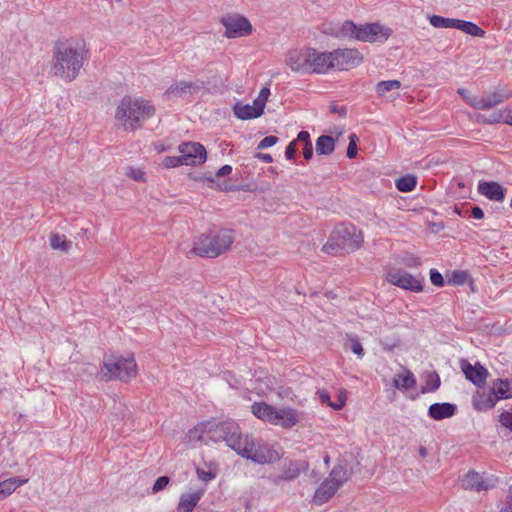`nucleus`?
<instances>
[{
	"mask_svg": "<svg viewBox=\"0 0 512 512\" xmlns=\"http://www.w3.org/2000/svg\"><path fill=\"white\" fill-rule=\"evenodd\" d=\"M351 475V470L347 469L343 464L338 463L332 468L327 479L339 489L346 481L349 480Z\"/></svg>",
	"mask_w": 512,
	"mask_h": 512,
	"instance_id": "nucleus-29",
	"label": "nucleus"
},
{
	"mask_svg": "<svg viewBox=\"0 0 512 512\" xmlns=\"http://www.w3.org/2000/svg\"><path fill=\"white\" fill-rule=\"evenodd\" d=\"M457 93L462 96V98L471 106V102L473 99H479L477 96H472L469 92L464 88H459Z\"/></svg>",
	"mask_w": 512,
	"mask_h": 512,
	"instance_id": "nucleus-55",
	"label": "nucleus"
},
{
	"mask_svg": "<svg viewBox=\"0 0 512 512\" xmlns=\"http://www.w3.org/2000/svg\"><path fill=\"white\" fill-rule=\"evenodd\" d=\"M197 475L198 478L204 482H209L215 477V474H213L212 472L201 469H197Z\"/></svg>",
	"mask_w": 512,
	"mask_h": 512,
	"instance_id": "nucleus-54",
	"label": "nucleus"
},
{
	"mask_svg": "<svg viewBox=\"0 0 512 512\" xmlns=\"http://www.w3.org/2000/svg\"><path fill=\"white\" fill-rule=\"evenodd\" d=\"M307 468V462L290 461L283 469L282 474L274 478L273 483L278 485L281 481L294 480L300 475L301 471Z\"/></svg>",
	"mask_w": 512,
	"mask_h": 512,
	"instance_id": "nucleus-22",
	"label": "nucleus"
},
{
	"mask_svg": "<svg viewBox=\"0 0 512 512\" xmlns=\"http://www.w3.org/2000/svg\"><path fill=\"white\" fill-rule=\"evenodd\" d=\"M256 157L261 159L262 161L266 163H271L273 161V158L270 154H264V153H257Z\"/></svg>",
	"mask_w": 512,
	"mask_h": 512,
	"instance_id": "nucleus-64",
	"label": "nucleus"
},
{
	"mask_svg": "<svg viewBox=\"0 0 512 512\" xmlns=\"http://www.w3.org/2000/svg\"><path fill=\"white\" fill-rule=\"evenodd\" d=\"M456 406L451 403H434L428 409V415L435 420L452 417L456 412Z\"/></svg>",
	"mask_w": 512,
	"mask_h": 512,
	"instance_id": "nucleus-26",
	"label": "nucleus"
},
{
	"mask_svg": "<svg viewBox=\"0 0 512 512\" xmlns=\"http://www.w3.org/2000/svg\"><path fill=\"white\" fill-rule=\"evenodd\" d=\"M364 241L363 233L352 224H340L331 232L328 242L323 246V251L329 253L336 249L355 251L361 247Z\"/></svg>",
	"mask_w": 512,
	"mask_h": 512,
	"instance_id": "nucleus-5",
	"label": "nucleus"
},
{
	"mask_svg": "<svg viewBox=\"0 0 512 512\" xmlns=\"http://www.w3.org/2000/svg\"><path fill=\"white\" fill-rule=\"evenodd\" d=\"M318 395H319V399L322 403L330 406L332 408V405L335 404V402H331L330 401V395L327 391L325 390H321L318 392Z\"/></svg>",
	"mask_w": 512,
	"mask_h": 512,
	"instance_id": "nucleus-56",
	"label": "nucleus"
},
{
	"mask_svg": "<svg viewBox=\"0 0 512 512\" xmlns=\"http://www.w3.org/2000/svg\"><path fill=\"white\" fill-rule=\"evenodd\" d=\"M295 140H297V143L302 142L303 146L306 145V143H312L310 134L307 131H300Z\"/></svg>",
	"mask_w": 512,
	"mask_h": 512,
	"instance_id": "nucleus-57",
	"label": "nucleus"
},
{
	"mask_svg": "<svg viewBox=\"0 0 512 512\" xmlns=\"http://www.w3.org/2000/svg\"><path fill=\"white\" fill-rule=\"evenodd\" d=\"M403 372L396 374L393 378V385L397 389H409L415 386L416 379L413 373L402 367Z\"/></svg>",
	"mask_w": 512,
	"mask_h": 512,
	"instance_id": "nucleus-30",
	"label": "nucleus"
},
{
	"mask_svg": "<svg viewBox=\"0 0 512 512\" xmlns=\"http://www.w3.org/2000/svg\"><path fill=\"white\" fill-rule=\"evenodd\" d=\"M471 216L475 219H483L484 218V212L479 206H474L471 209Z\"/></svg>",
	"mask_w": 512,
	"mask_h": 512,
	"instance_id": "nucleus-60",
	"label": "nucleus"
},
{
	"mask_svg": "<svg viewBox=\"0 0 512 512\" xmlns=\"http://www.w3.org/2000/svg\"><path fill=\"white\" fill-rule=\"evenodd\" d=\"M312 48L291 50L286 57V64L292 71L298 73H311Z\"/></svg>",
	"mask_w": 512,
	"mask_h": 512,
	"instance_id": "nucleus-14",
	"label": "nucleus"
},
{
	"mask_svg": "<svg viewBox=\"0 0 512 512\" xmlns=\"http://www.w3.org/2000/svg\"><path fill=\"white\" fill-rule=\"evenodd\" d=\"M232 171V167L230 165H224L222 166L217 172H216V176L217 177H224L228 174H230Z\"/></svg>",
	"mask_w": 512,
	"mask_h": 512,
	"instance_id": "nucleus-61",
	"label": "nucleus"
},
{
	"mask_svg": "<svg viewBox=\"0 0 512 512\" xmlns=\"http://www.w3.org/2000/svg\"><path fill=\"white\" fill-rule=\"evenodd\" d=\"M234 241L233 231L220 229L203 233L193 243L191 253L205 258H216L228 251Z\"/></svg>",
	"mask_w": 512,
	"mask_h": 512,
	"instance_id": "nucleus-4",
	"label": "nucleus"
},
{
	"mask_svg": "<svg viewBox=\"0 0 512 512\" xmlns=\"http://www.w3.org/2000/svg\"><path fill=\"white\" fill-rule=\"evenodd\" d=\"M491 392L496 396V401L512 397L510 392V382L508 379H497L492 382Z\"/></svg>",
	"mask_w": 512,
	"mask_h": 512,
	"instance_id": "nucleus-31",
	"label": "nucleus"
},
{
	"mask_svg": "<svg viewBox=\"0 0 512 512\" xmlns=\"http://www.w3.org/2000/svg\"><path fill=\"white\" fill-rule=\"evenodd\" d=\"M276 410L277 408L268 405L265 402H255L252 405V413L259 419L263 421H267L271 424L277 422L276 420Z\"/></svg>",
	"mask_w": 512,
	"mask_h": 512,
	"instance_id": "nucleus-27",
	"label": "nucleus"
},
{
	"mask_svg": "<svg viewBox=\"0 0 512 512\" xmlns=\"http://www.w3.org/2000/svg\"><path fill=\"white\" fill-rule=\"evenodd\" d=\"M455 29H458L464 32L465 34H468L473 37L483 38L486 35V32L477 24L471 21H465L461 19L456 20Z\"/></svg>",
	"mask_w": 512,
	"mask_h": 512,
	"instance_id": "nucleus-32",
	"label": "nucleus"
},
{
	"mask_svg": "<svg viewBox=\"0 0 512 512\" xmlns=\"http://www.w3.org/2000/svg\"><path fill=\"white\" fill-rule=\"evenodd\" d=\"M329 33L336 38H346L361 42H384L392 35V29L380 23L356 25L352 21H344L330 28Z\"/></svg>",
	"mask_w": 512,
	"mask_h": 512,
	"instance_id": "nucleus-3",
	"label": "nucleus"
},
{
	"mask_svg": "<svg viewBox=\"0 0 512 512\" xmlns=\"http://www.w3.org/2000/svg\"><path fill=\"white\" fill-rule=\"evenodd\" d=\"M335 150V139L328 135L320 136L316 141V152L318 155H330Z\"/></svg>",
	"mask_w": 512,
	"mask_h": 512,
	"instance_id": "nucleus-34",
	"label": "nucleus"
},
{
	"mask_svg": "<svg viewBox=\"0 0 512 512\" xmlns=\"http://www.w3.org/2000/svg\"><path fill=\"white\" fill-rule=\"evenodd\" d=\"M401 82L398 80L381 81L376 85V92L379 96H384L387 92L399 89Z\"/></svg>",
	"mask_w": 512,
	"mask_h": 512,
	"instance_id": "nucleus-38",
	"label": "nucleus"
},
{
	"mask_svg": "<svg viewBox=\"0 0 512 512\" xmlns=\"http://www.w3.org/2000/svg\"><path fill=\"white\" fill-rule=\"evenodd\" d=\"M297 152V140L291 141L285 150V156L288 160H292Z\"/></svg>",
	"mask_w": 512,
	"mask_h": 512,
	"instance_id": "nucleus-52",
	"label": "nucleus"
},
{
	"mask_svg": "<svg viewBox=\"0 0 512 512\" xmlns=\"http://www.w3.org/2000/svg\"><path fill=\"white\" fill-rule=\"evenodd\" d=\"M169 481H170V479H169L168 476H161V477H159L155 481V483H154V485L152 487L153 493H157V492L163 490L168 485Z\"/></svg>",
	"mask_w": 512,
	"mask_h": 512,
	"instance_id": "nucleus-48",
	"label": "nucleus"
},
{
	"mask_svg": "<svg viewBox=\"0 0 512 512\" xmlns=\"http://www.w3.org/2000/svg\"><path fill=\"white\" fill-rule=\"evenodd\" d=\"M162 164L165 168H174L180 165H184L181 160V156H166L163 159Z\"/></svg>",
	"mask_w": 512,
	"mask_h": 512,
	"instance_id": "nucleus-44",
	"label": "nucleus"
},
{
	"mask_svg": "<svg viewBox=\"0 0 512 512\" xmlns=\"http://www.w3.org/2000/svg\"><path fill=\"white\" fill-rule=\"evenodd\" d=\"M496 403V396L491 390H489V392L477 391L473 396V406L478 411H488L492 409Z\"/></svg>",
	"mask_w": 512,
	"mask_h": 512,
	"instance_id": "nucleus-24",
	"label": "nucleus"
},
{
	"mask_svg": "<svg viewBox=\"0 0 512 512\" xmlns=\"http://www.w3.org/2000/svg\"><path fill=\"white\" fill-rule=\"evenodd\" d=\"M497 478L479 474L474 471L468 472L461 480V485L464 489L474 490L477 492L487 491L495 487Z\"/></svg>",
	"mask_w": 512,
	"mask_h": 512,
	"instance_id": "nucleus-15",
	"label": "nucleus"
},
{
	"mask_svg": "<svg viewBox=\"0 0 512 512\" xmlns=\"http://www.w3.org/2000/svg\"><path fill=\"white\" fill-rule=\"evenodd\" d=\"M270 96V89L268 87H263L257 98L254 100V104L258 107V109L262 110V113L264 112V108L266 105V102L268 100V97Z\"/></svg>",
	"mask_w": 512,
	"mask_h": 512,
	"instance_id": "nucleus-40",
	"label": "nucleus"
},
{
	"mask_svg": "<svg viewBox=\"0 0 512 512\" xmlns=\"http://www.w3.org/2000/svg\"><path fill=\"white\" fill-rule=\"evenodd\" d=\"M504 123L512 126V109H505Z\"/></svg>",
	"mask_w": 512,
	"mask_h": 512,
	"instance_id": "nucleus-63",
	"label": "nucleus"
},
{
	"mask_svg": "<svg viewBox=\"0 0 512 512\" xmlns=\"http://www.w3.org/2000/svg\"><path fill=\"white\" fill-rule=\"evenodd\" d=\"M331 52L334 70H349L363 62V55L355 48H338Z\"/></svg>",
	"mask_w": 512,
	"mask_h": 512,
	"instance_id": "nucleus-10",
	"label": "nucleus"
},
{
	"mask_svg": "<svg viewBox=\"0 0 512 512\" xmlns=\"http://www.w3.org/2000/svg\"><path fill=\"white\" fill-rule=\"evenodd\" d=\"M346 399H347V397H346V391H345V390L340 391V393H339V397H338V401H337V402H335V404H334V405H332V408H333L334 410H340V409H342V408L345 406V404H346Z\"/></svg>",
	"mask_w": 512,
	"mask_h": 512,
	"instance_id": "nucleus-53",
	"label": "nucleus"
},
{
	"mask_svg": "<svg viewBox=\"0 0 512 512\" xmlns=\"http://www.w3.org/2000/svg\"><path fill=\"white\" fill-rule=\"evenodd\" d=\"M512 97V90L502 89L495 91L487 96L479 97V99H473L471 107L479 110H488L492 107L508 100Z\"/></svg>",
	"mask_w": 512,
	"mask_h": 512,
	"instance_id": "nucleus-17",
	"label": "nucleus"
},
{
	"mask_svg": "<svg viewBox=\"0 0 512 512\" xmlns=\"http://www.w3.org/2000/svg\"><path fill=\"white\" fill-rule=\"evenodd\" d=\"M455 18H446L439 15H432L429 17L430 24L435 28H454L456 25Z\"/></svg>",
	"mask_w": 512,
	"mask_h": 512,
	"instance_id": "nucleus-37",
	"label": "nucleus"
},
{
	"mask_svg": "<svg viewBox=\"0 0 512 512\" xmlns=\"http://www.w3.org/2000/svg\"><path fill=\"white\" fill-rule=\"evenodd\" d=\"M155 114L154 106L147 100L125 96L115 112V121L125 130H135Z\"/></svg>",
	"mask_w": 512,
	"mask_h": 512,
	"instance_id": "nucleus-2",
	"label": "nucleus"
},
{
	"mask_svg": "<svg viewBox=\"0 0 512 512\" xmlns=\"http://www.w3.org/2000/svg\"><path fill=\"white\" fill-rule=\"evenodd\" d=\"M468 279V274L464 271H454L448 279V284L463 285Z\"/></svg>",
	"mask_w": 512,
	"mask_h": 512,
	"instance_id": "nucleus-41",
	"label": "nucleus"
},
{
	"mask_svg": "<svg viewBox=\"0 0 512 512\" xmlns=\"http://www.w3.org/2000/svg\"><path fill=\"white\" fill-rule=\"evenodd\" d=\"M500 512H512V485L509 488L505 507Z\"/></svg>",
	"mask_w": 512,
	"mask_h": 512,
	"instance_id": "nucleus-58",
	"label": "nucleus"
},
{
	"mask_svg": "<svg viewBox=\"0 0 512 512\" xmlns=\"http://www.w3.org/2000/svg\"><path fill=\"white\" fill-rule=\"evenodd\" d=\"M311 73L323 74L333 69L332 52H320L312 48Z\"/></svg>",
	"mask_w": 512,
	"mask_h": 512,
	"instance_id": "nucleus-19",
	"label": "nucleus"
},
{
	"mask_svg": "<svg viewBox=\"0 0 512 512\" xmlns=\"http://www.w3.org/2000/svg\"><path fill=\"white\" fill-rule=\"evenodd\" d=\"M72 243L66 240L65 235L52 234L50 236V246L54 250L67 252L71 248Z\"/></svg>",
	"mask_w": 512,
	"mask_h": 512,
	"instance_id": "nucleus-35",
	"label": "nucleus"
},
{
	"mask_svg": "<svg viewBox=\"0 0 512 512\" xmlns=\"http://www.w3.org/2000/svg\"><path fill=\"white\" fill-rule=\"evenodd\" d=\"M500 423L512 431V413L503 412L499 416Z\"/></svg>",
	"mask_w": 512,
	"mask_h": 512,
	"instance_id": "nucleus-51",
	"label": "nucleus"
},
{
	"mask_svg": "<svg viewBox=\"0 0 512 512\" xmlns=\"http://www.w3.org/2000/svg\"><path fill=\"white\" fill-rule=\"evenodd\" d=\"M505 118V109L500 110L498 112H494L491 115H489L488 118H486L487 123H504Z\"/></svg>",
	"mask_w": 512,
	"mask_h": 512,
	"instance_id": "nucleus-50",
	"label": "nucleus"
},
{
	"mask_svg": "<svg viewBox=\"0 0 512 512\" xmlns=\"http://www.w3.org/2000/svg\"><path fill=\"white\" fill-rule=\"evenodd\" d=\"M233 113L238 119L241 120L258 118L263 114L262 110L258 109V107L254 103L253 105H250L243 104L242 102H237L233 106Z\"/></svg>",
	"mask_w": 512,
	"mask_h": 512,
	"instance_id": "nucleus-28",
	"label": "nucleus"
},
{
	"mask_svg": "<svg viewBox=\"0 0 512 512\" xmlns=\"http://www.w3.org/2000/svg\"><path fill=\"white\" fill-rule=\"evenodd\" d=\"M303 156L306 160H309L313 156V146L312 143H306V145L303 146Z\"/></svg>",
	"mask_w": 512,
	"mask_h": 512,
	"instance_id": "nucleus-59",
	"label": "nucleus"
},
{
	"mask_svg": "<svg viewBox=\"0 0 512 512\" xmlns=\"http://www.w3.org/2000/svg\"><path fill=\"white\" fill-rule=\"evenodd\" d=\"M460 367L465 377L475 386L482 387L485 384L489 373L480 363L472 365L468 360L462 359Z\"/></svg>",
	"mask_w": 512,
	"mask_h": 512,
	"instance_id": "nucleus-18",
	"label": "nucleus"
},
{
	"mask_svg": "<svg viewBox=\"0 0 512 512\" xmlns=\"http://www.w3.org/2000/svg\"><path fill=\"white\" fill-rule=\"evenodd\" d=\"M27 479H19L16 477L6 479L0 483V500L12 494L16 488L26 483Z\"/></svg>",
	"mask_w": 512,
	"mask_h": 512,
	"instance_id": "nucleus-33",
	"label": "nucleus"
},
{
	"mask_svg": "<svg viewBox=\"0 0 512 512\" xmlns=\"http://www.w3.org/2000/svg\"><path fill=\"white\" fill-rule=\"evenodd\" d=\"M100 375L106 381L118 379L128 382L137 375L135 359L133 356H110L104 361Z\"/></svg>",
	"mask_w": 512,
	"mask_h": 512,
	"instance_id": "nucleus-6",
	"label": "nucleus"
},
{
	"mask_svg": "<svg viewBox=\"0 0 512 512\" xmlns=\"http://www.w3.org/2000/svg\"><path fill=\"white\" fill-rule=\"evenodd\" d=\"M252 437L242 435L239 426L235 422H223L218 424V430L214 432V442L224 441L228 447L241 457L247 456V445Z\"/></svg>",
	"mask_w": 512,
	"mask_h": 512,
	"instance_id": "nucleus-7",
	"label": "nucleus"
},
{
	"mask_svg": "<svg viewBox=\"0 0 512 512\" xmlns=\"http://www.w3.org/2000/svg\"><path fill=\"white\" fill-rule=\"evenodd\" d=\"M478 192L489 200L502 202L505 198V189L497 182H480Z\"/></svg>",
	"mask_w": 512,
	"mask_h": 512,
	"instance_id": "nucleus-20",
	"label": "nucleus"
},
{
	"mask_svg": "<svg viewBox=\"0 0 512 512\" xmlns=\"http://www.w3.org/2000/svg\"><path fill=\"white\" fill-rule=\"evenodd\" d=\"M178 150L186 166L203 164L207 158L205 147L198 142H184L179 145Z\"/></svg>",
	"mask_w": 512,
	"mask_h": 512,
	"instance_id": "nucleus-12",
	"label": "nucleus"
},
{
	"mask_svg": "<svg viewBox=\"0 0 512 512\" xmlns=\"http://www.w3.org/2000/svg\"><path fill=\"white\" fill-rule=\"evenodd\" d=\"M388 283L401 289L419 293L424 289V277L422 275L414 276L404 269L391 268L386 273Z\"/></svg>",
	"mask_w": 512,
	"mask_h": 512,
	"instance_id": "nucleus-8",
	"label": "nucleus"
},
{
	"mask_svg": "<svg viewBox=\"0 0 512 512\" xmlns=\"http://www.w3.org/2000/svg\"><path fill=\"white\" fill-rule=\"evenodd\" d=\"M358 137L356 134H351L349 136V144L347 147V157L352 159L357 155V144Z\"/></svg>",
	"mask_w": 512,
	"mask_h": 512,
	"instance_id": "nucleus-43",
	"label": "nucleus"
},
{
	"mask_svg": "<svg viewBox=\"0 0 512 512\" xmlns=\"http://www.w3.org/2000/svg\"><path fill=\"white\" fill-rule=\"evenodd\" d=\"M401 263L408 268H417L421 265V260L419 257L413 254H409L403 257Z\"/></svg>",
	"mask_w": 512,
	"mask_h": 512,
	"instance_id": "nucleus-42",
	"label": "nucleus"
},
{
	"mask_svg": "<svg viewBox=\"0 0 512 512\" xmlns=\"http://www.w3.org/2000/svg\"><path fill=\"white\" fill-rule=\"evenodd\" d=\"M205 89L204 82L196 81H178L172 84L164 93L167 98H185L189 95L199 93Z\"/></svg>",
	"mask_w": 512,
	"mask_h": 512,
	"instance_id": "nucleus-16",
	"label": "nucleus"
},
{
	"mask_svg": "<svg viewBox=\"0 0 512 512\" xmlns=\"http://www.w3.org/2000/svg\"><path fill=\"white\" fill-rule=\"evenodd\" d=\"M204 493L205 487H201L189 493L182 494L177 507L178 512H192Z\"/></svg>",
	"mask_w": 512,
	"mask_h": 512,
	"instance_id": "nucleus-21",
	"label": "nucleus"
},
{
	"mask_svg": "<svg viewBox=\"0 0 512 512\" xmlns=\"http://www.w3.org/2000/svg\"><path fill=\"white\" fill-rule=\"evenodd\" d=\"M330 112L331 113H337L341 117L346 116V109L343 107H338L336 104H333L330 106Z\"/></svg>",
	"mask_w": 512,
	"mask_h": 512,
	"instance_id": "nucleus-62",
	"label": "nucleus"
},
{
	"mask_svg": "<svg viewBox=\"0 0 512 512\" xmlns=\"http://www.w3.org/2000/svg\"><path fill=\"white\" fill-rule=\"evenodd\" d=\"M440 386V378L436 372H430L427 376L426 386L423 388V392L435 391Z\"/></svg>",
	"mask_w": 512,
	"mask_h": 512,
	"instance_id": "nucleus-39",
	"label": "nucleus"
},
{
	"mask_svg": "<svg viewBox=\"0 0 512 512\" xmlns=\"http://www.w3.org/2000/svg\"><path fill=\"white\" fill-rule=\"evenodd\" d=\"M248 444L247 456H243V458L249 459L257 464L273 463L280 459L279 452L273 450L268 444L257 441L254 438L249 440Z\"/></svg>",
	"mask_w": 512,
	"mask_h": 512,
	"instance_id": "nucleus-9",
	"label": "nucleus"
},
{
	"mask_svg": "<svg viewBox=\"0 0 512 512\" xmlns=\"http://www.w3.org/2000/svg\"><path fill=\"white\" fill-rule=\"evenodd\" d=\"M278 142V138L276 136H266L264 137L258 144L257 149H265L275 145Z\"/></svg>",
	"mask_w": 512,
	"mask_h": 512,
	"instance_id": "nucleus-49",
	"label": "nucleus"
},
{
	"mask_svg": "<svg viewBox=\"0 0 512 512\" xmlns=\"http://www.w3.org/2000/svg\"><path fill=\"white\" fill-rule=\"evenodd\" d=\"M337 491L336 485L326 479L315 491L313 501L316 505H322L329 501Z\"/></svg>",
	"mask_w": 512,
	"mask_h": 512,
	"instance_id": "nucleus-25",
	"label": "nucleus"
},
{
	"mask_svg": "<svg viewBox=\"0 0 512 512\" xmlns=\"http://www.w3.org/2000/svg\"><path fill=\"white\" fill-rule=\"evenodd\" d=\"M350 341V349L353 353H355L358 357L362 358L364 356V349L360 343V341L355 337H349Z\"/></svg>",
	"mask_w": 512,
	"mask_h": 512,
	"instance_id": "nucleus-46",
	"label": "nucleus"
},
{
	"mask_svg": "<svg viewBox=\"0 0 512 512\" xmlns=\"http://www.w3.org/2000/svg\"><path fill=\"white\" fill-rule=\"evenodd\" d=\"M430 281L433 285L437 286V287H442L444 285V279H443V276L442 274L436 270V269H431L430 270Z\"/></svg>",
	"mask_w": 512,
	"mask_h": 512,
	"instance_id": "nucleus-47",
	"label": "nucleus"
},
{
	"mask_svg": "<svg viewBox=\"0 0 512 512\" xmlns=\"http://www.w3.org/2000/svg\"><path fill=\"white\" fill-rule=\"evenodd\" d=\"M417 184V178L413 175H406L396 180V187L401 192L412 191Z\"/></svg>",
	"mask_w": 512,
	"mask_h": 512,
	"instance_id": "nucleus-36",
	"label": "nucleus"
},
{
	"mask_svg": "<svg viewBox=\"0 0 512 512\" xmlns=\"http://www.w3.org/2000/svg\"><path fill=\"white\" fill-rule=\"evenodd\" d=\"M276 420L277 422H274V425L289 429L299 422V415L295 409L283 407L276 410Z\"/></svg>",
	"mask_w": 512,
	"mask_h": 512,
	"instance_id": "nucleus-23",
	"label": "nucleus"
},
{
	"mask_svg": "<svg viewBox=\"0 0 512 512\" xmlns=\"http://www.w3.org/2000/svg\"><path fill=\"white\" fill-rule=\"evenodd\" d=\"M126 175L136 181H144L145 173L140 168L127 167Z\"/></svg>",
	"mask_w": 512,
	"mask_h": 512,
	"instance_id": "nucleus-45",
	"label": "nucleus"
},
{
	"mask_svg": "<svg viewBox=\"0 0 512 512\" xmlns=\"http://www.w3.org/2000/svg\"><path fill=\"white\" fill-rule=\"evenodd\" d=\"M221 23L225 27V36L227 38L243 37L252 32V25L249 20L239 14L224 16L221 19Z\"/></svg>",
	"mask_w": 512,
	"mask_h": 512,
	"instance_id": "nucleus-11",
	"label": "nucleus"
},
{
	"mask_svg": "<svg viewBox=\"0 0 512 512\" xmlns=\"http://www.w3.org/2000/svg\"><path fill=\"white\" fill-rule=\"evenodd\" d=\"M87 54L88 50L83 40L57 42L53 48L51 73L66 82L73 81L79 75Z\"/></svg>",
	"mask_w": 512,
	"mask_h": 512,
	"instance_id": "nucleus-1",
	"label": "nucleus"
},
{
	"mask_svg": "<svg viewBox=\"0 0 512 512\" xmlns=\"http://www.w3.org/2000/svg\"><path fill=\"white\" fill-rule=\"evenodd\" d=\"M218 430V424L207 421L197 424L187 433V440L193 446L214 442V432Z\"/></svg>",
	"mask_w": 512,
	"mask_h": 512,
	"instance_id": "nucleus-13",
	"label": "nucleus"
}]
</instances>
